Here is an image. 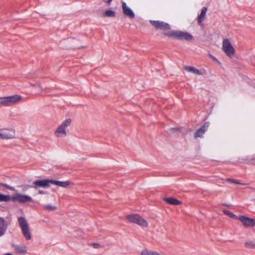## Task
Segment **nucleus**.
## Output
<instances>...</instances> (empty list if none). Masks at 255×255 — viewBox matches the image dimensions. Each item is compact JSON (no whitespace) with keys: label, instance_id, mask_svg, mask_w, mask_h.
<instances>
[{"label":"nucleus","instance_id":"1","mask_svg":"<svg viewBox=\"0 0 255 255\" xmlns=\"http://www.w3.org/2000/svg\"><path fill=\"white\" fill-rule=\"evenodd\" d=\"M23 98L19 95H13L9 96L0 97V107H11L18 104Z\"/></svg>","mask_w":255,"mask_h":255},{"label":"nucleus","instance_id":"2","mask_svg":"<svg viewBox=\"0 0 255 255\" xmlns=\"http://www.w3.org/2000/svg\"><path fill=\"white\" fill-rule=\"evenodd\" d=\"M163 34L169 37L176 38L180 40H194L193 36L187 31L172 30L168 32H164Z\"/></svg>","mask_w":255,"mask_h":255},{"label":"nucleus","instance_id":"3","mask_svg":"<svg viewBox=\"0 0 255 255\" xmlns=\"http://www.w3.org/2000/svg\"><path fill=\"white\" fill-rule=\"evenodd\" d=\"M126 219L129 223H133L142 227H147L148 222L141 216L137 214H131L126 216Z\"/></svg>","mask_w":255,"mask_h":255},{"label":"nucleus","instance_id":"4","mask_svg":"<svg viewBox=\"0 0 255 255\" xmlns=\"http://www.w3.org/2000/svg\"><path fill=\"white\" fill-rule=\"evenodd\" d=\"M71 122L72 121L70 119H68L64 121L55 130V135L57 137H63L66 136L67 135L66 128L70 126L71 124Z\"/></svg>","mask_w":255,"mask_h":255},{"label":"nucleus","instance_id":"5","mask_svg":"<svg viewBox=\"0 0 255 255\" xmlns=\"http://www.w3.org/2000/svg\"><path fill=\"white\" fill-rule=\"evenodd\" d=\"M18 221L23 236L27 240H30L31 234L25 219L24 217H20L18 218Z\"/></svg>","mask_w":255,"mask_h":255},{"label":"nucleus","instance_id":"6","mask_svg":"<svg viewBox=\"0 0 255 255\" xmlns=\"http://www.w3.org/2000/svg\"><path fill=\"white\" fill-rule=\"evenodd\" d=\"M222 50L227 56L233 57L235 53V49L231 44L229 39H224L222 43Z\"/></svg>","mask_w":255,"mask_h":255},{"label":"nucleus","instance_id":"7","mask_svg":"<svg viewBox=\"0 0 255 255\" xmlns=\"http://www.w3.org/2000/svg\"><path fill=\"white\" fill-rule=\"evenodd\" d=\"M11 201H17L21 203L32 202V199L28 195H24L20 193H17L14 196L11 197Z\"/></svg>","mask_w":255,"mask_h":255},{"label":"nucleus","instance_id":"8","mask_svg":"<svg viewBox=\"0 0 255 255\" xmlns=\"http://www.w3.org/2000/svg\"><path fill=\"white\" fill-rule=\"evenodd\" d=\"M149 22L156 29L165 31L170 28L169 24L163 21L159 20H150Z\"/></svg>","mask_w":255,"mask_h":255},{"label":"nucleus","instance_id":"9","mask_svg":"<svg viewBox=\"0 0 255 255\" xmlns=\"http://www.w3.org/2000/svg\"><path fill=\"white\" fill-rule=\"evenodd\" d=\"M15 138V131L12 129H0V138L8 139Z\"/></svg>","mask_w":255,"mask_h":255},{"label":"nucleus","instance_id":"10","mask_svg":"<svg viewBox=\"0 0 255 255\" xmlns=\"http://www.w3.org/2000/svg\"><path fill=\"white\" fill-rule=\"evenodd\" d=\"M238 219L241 222L244 227L250 228L255 226V219L245 216H238Z\"/></svg>","mask_w":255,"mask_h":255},{"label":"nucleus","instance_id":"11","mask_svg":"<svg viewBox=\"0 0 255 255\" xmlns=\"http://www.w3.org/2000/svg\"><path fill=\"white\" fill-rule=\"evenodd\" d=\"M51 184V179L37 180L32 183L31 187L37 189L39 187L47 188Z\"/></svg>","mask_w":255,"mask_h":255},{"label":"nucleus","instance_id":"12","mask_svg":"<svg viewBox=\"0 0 255 255\" xmlns=\"http://www.w3.org/2000/svg\"><path fill=\"white\" fill-rule=\"evenodd\" d=\"M122 7L123 13L130 19H133L135 17V14L132 10L129 7L125 2H122Z\"/></svg>","mask_w":255,"mask_h":255},{"label":"nucleus","instance_id":"13","mask_svg":"<svg viewBox=\"0 0 255 255\" xmlns=\"http://www.w3.org/2000/svg\"><path fill=\"white\" fill-rule=\"evenodd\" d=\"M209 123H206L199 129L196 130L194 133L195 137H202L203 136V134L207 130L209 127Z\"/></svg>","mask_w":255,"mask_h":255},{"label":"nucleus","instance_id":"14","mask_svg":"<svg viewBox=\"0 0 255 255\" xmlns=\"http://www.w3.org/2000/svg\"><path fill=\"white\" fill-rule=\"evenodd\" d=\"M8 224L6 221L3 218L0 217V237L5 233Z\"/></svg>","mask_w":255,"mask_h":255},{"label":"nucleus","instance_id":"15","mask_svg":"<svg viewBox=\"0 0 255 255\" xmlns=\"http://www.w3.org/2000/svg\"><path fill=\"white\" fill-rule=\"evenodd\" d=\"M140 255H166L163 253H160L155 251L149 250L148 249H144L140 254Z\"/></svg>","mask_w":255,"mask_h":255},{"label":"nucleus","instance_id":"16","mask_svg":"<svg viewBox=\"0 0 255 255\" xmlns=\"http://www.w3.org/2000/svg\"><path fill=\"white\" fill-rule=\"evenodd\" d=\"M13 248L15 251L21 255H25L27 251V247L25 245L18 246L17 245H13Z\"/></svg>","mask_w":255,"mask_h":255},{"label":"nucleus","instance_id":"17","mask_svg":"<svg viewBox=\"0 0 255 255\" xmlns=\"http://www.w3.org/2000/svg\"><path fill=\"white\" fill-rule=\"evenodd\" d=\"M51 184L60 186L64 188L67 187L71 184V182L69 181H59L51 179Z\"/></svg>","mask_w":255,"mask_h":255},{"label":"nucleus","instance_id":"18","mask_svg":"<svg viewBox=\"0 0 255 255\" xmlns=\"http://www.w3.org/2000/svg\"><path fill=\"white\" fill-rule=\"evenodd\" d=\"M207 10V8L206 7H204L202 8L201 12L198 17V23L199 25H201L202 21L205 19Z\"/></svg>","mask_w":255,"mask_h":255},{"label":"nucleus","instance_id":"19","mask_svg":"<svg viewBox=\"0 0 255 255\" xmlns=\"http://www.w3.org/2000/svg\"><path fill=\"white\" fill-rule=\"evenodd\" d=\"M164 200L167 203H168L170 204H171V205H180L181 204V201H180L179 200H178L175 198H172V197L165 198Z\"/></svg>","mask_w":255,"mask_h":255},{"label":"nucleus","instance_id":"20","mask_svg":"<svg viewBox=\"0 0 255 255\" xmlns=\"http://www.w3.org/2000/svg\"><path fill=\"white\" fill-rule=\"evenodd\" d=\"M184 69L187 72H191L198 75H201V72L194 67L186 66H185Z\"/></svg>","mask_w":255,"mask_h":255},{"label":"nucleus","instance_id":"21","mask_svg":"<svg viewBox=\"0 0 255 255\" xmlns=\"http://www.w3.org/2000/svg\"><path fill=\"white\" fill-rule=\"evenodd\" d=\"M42 208L43 210L47 211H54L57 209V207L55 206L49 205V204H46L42 206Z\"/></svg>","mask_w":255,"mask_h":255},{"label":"nucleus","instance_id":"22","mask_svg":"<svg viewBox=\"0 0 255 255\" xmlns=\"http://www.w3.org/2000/svg\"><path fill=\"white\" fill-rule=\"evenodd\" d=\"M11 197L8 195H4L0 193V202H8L11 201Z\"/></svg>","mask_w":255,"mask_h":255},{"label":"nucleus","instance_id":"23","mask_svg":"<svg viewBox=\"0 0 255 255\" xmlns=\"http://www.w3.org/2000/svg\"><path fill=\"white\" fill-rule=\"evenodd\" d=\"M245 246L247 248L251 249H255V241H248L245 243Z\"/></svg>","mask_w":255,"mask_h":255},{"label":"nucleus","instance_id":"24","mask_svg":"<svg viewBox=\"0 0 255 255\" xmlns=\"http://www.w3.org/2000/svg\"><path fill=\"white\" fill-rule=\"evenodd\" d=\"M103 16L105 17H114L116 16V12L112 10H107L103 14Z\"/></svg>","mask_w":255,"mask_h":255},{"label":"nucleus","instance_id":"25","mask_svg":"<svg viewBox=\"0 0 255 255\" xmlns=\"http://www.w3.org/2000/svg\"><path fill=\"white\" fill-rule=\"evenodd\" d=\"M5 188H7L11 190H15V188L13 187L10 186L7 184L3 183H0V190H3Z\"/></svg>","mask_w":255,"mask_h":255},{"label":"nucleus","instance_id":"26","mask_svg":"<svg viewBox=\"0 0 255 255\" xmlns=\"http://www.w3.org/2000/svg\"><path fill=\"white\" fill-rule=\"evenodd\" d=\"M223 213L231 218H234V219H238V216H237L236 215H235V214H234L233 213H232L231 211H230L229 210H225L223 211Z\"/></svg>","mask_w":255,"mask_h":255},{"label":"nucleus","instance_id":"27","mask_svg":"<svg viewBox=\"0 0 255 255\" xmlns=\"http://www.w3.org/2000/svg\"><path fill=\"white\" fill-rule=\"evenodd\" d=\"M226 180L228 182L233 183H235V184H244L243 183H241L239 181L235 180L234 179H231V178H227L226 179Z\"/></svg>","mask_w":255,"mask_h":255},{"label":"nucleus","instance_id":"28","mask_svg":"<svg viewBox=\"0 0 255 255\" xmlns=\"http://www.w3.org/2000/svg\"><path fill=\"white\" fill-rule=\"evenodd\" d=\"M31 85L33 86V87H37L38 88H39L40 90V91L42 92L44 91H45L46 90V89H44L41 86V85L39 84H31Z\"/></svg>","mask_w":255,"mask_h":255},{"label":"nucleus","instance_id":"29","mask_svg":"<svg viewBox=\"0 0 255 255\" xmlns=\"http://www.w3.org/2000/svg\"><path fill=\"white\" fill-rule=\"evenodd\" d=\"M92 246L93 248H94L95 249H99V248H101L100 245L99 244H97V243L93 244Z\"/></svg>","mask_w":255,"mask_h":255},{"label":"nucleus","instance_id":"30","mask_svg":"<svg viewBox=\"0 0 255 255\" xmlns=\"http://www.w3.org/2000/svg\"><path fill=\"white\" fill-rule=\"evenodd\" d=\"M112 0H103V1L107 4L108 5H109Z\"/></svg>","mask_w":255,"mask_h":255},{"label":"nucleus","instance_id":"31","mask_svg":"<svg viewBox=\"0 0 255 255\" xmlns=\"http://www.w3.org/2000/svg\"><path fill=\"white\" fill-rule=\"evenodd\" d=\"M38 193L40 194H46L47 192L46 191H44L43 190H38Z\"/></svg>","mask_w":255,"mask_h":255},{"label":"nucleus","instance_id":"32","mask_svg":"<svg viewBox=\"0 0 255 255\" xmlns=\"http://www.w3.org/2000/svg\"><path fill=\"white\" fill-rule=\"evenodd\" d=\"M209 56L211 58H212L213 60H214V61H217V59L214 57L212 55H211V54H209Z\"/></svg>","mask_w":255,"mask_h":255},{"label":"nucleus","instance_id":"33","mask_svg":"<svg viewBox=\"0 0 255 255\" xmlns=\"http://www.w3.org/2000/svg\"><path fill=\"white\" fill-rule=\"evenodd\" d=\"M254 200L255 201V199H254Z\"/></svg>","mask_w":255,"mask_h":255}]
</instances>
